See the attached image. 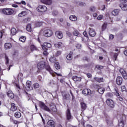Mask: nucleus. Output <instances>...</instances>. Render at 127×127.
I'll list each match as a JSON object with an SVG mask.
<instances>
[{
    "label": "nucleus",
    "instance_id": "nucleus-1",
    "mask_svg": "<svg viewBox=\"0 0 127 127\" xmlns=\"http://www.w3.org/2000/svg\"><path fill=\"white\" fill-rule=\"evenodd\" d=\"M45 67L46 70H47V71H48L50 72V74L53 75V77H54L55 76V74H54V71L51 69L50 66L45 65V62H40L37 64V68L38 69H39V70H43V69L45 68Z\"/></svg>",
    "mask_w": 127,
    "mask_h": 127
},
{
    "label": "nucleus",
    "instance_id": "nucleus-2",
    "mask_svg": "<svg viewBox=\"0 0 127 127\" xmlns=\"http://www.w3.org/2000/svg\"><path fill=\"white\" fill-rule=\"evenodd\" d=\"M2 12L6 15H11L14 13V11L11 8H4L2 9Z\"/></svg>",
    "mask_w": 127,
    "mask_h": 127
},
{
    "label": "nucleus",
    "instance_id": "nucleus-3",
    "mask_svg": "<svg viewBox=\"0 0 127 127\" xmlns=\"http://www.w3.org/2000/svg\"><path fill=\"white\" fill-rule=\"evenodd\" d=\"M39 105L42 110H44V111H46L47 112H50V109H49V107L46 106V105H45V104L43 102L40 101Z\"/></svg>",
    "mask_w": 127,
    "mask_h": 127
},
{
    "label": "nucleus",
    "instance_id": "nucleus-4",
    "mask_svg": "<svg viewBox=\"0 0 127 127\" xmlns=\"http://www.w3.org/2000/svg\"><path fill=\"white\" fill-rule=\"evenodd\" d=\"M53 34V32L50 29H46L43 31V35L45 37H50Z\"/></svg>",
    "mask_w": 127,
    "mask_h": 127
},
{
    "label": "nucleus",
    "instance_id": "nucleus-5",
    "mask_svg": "<svg viewBox=\"0 0 127 127\" xmlns=\"http://www.w3.org/2000/svg\"><path fill=\"white\" fill-rule=\"evenodd\" d=\"M119 6L122 10H127V1L126 0H122V3L119 4Z\"/></svg>",
    "mask_w": 127,
    "mask_h": 127
},
{
    "label": "nucleus",
    "instance_id": "nucleus-6",
    "mask_svg": "<svg viewBox=\"0 0 127 127\" xmlns=\"http://www.w3.org/2000/svg\"><path fill=\"white\" fill-rule=\"evenodd\" d=\"M39 12H45L47 10V7L45 5H40L37 8Z\"/></svg>",
    "mask_w": 127,
    "mask_h": 127
},
{
    "label": "nucleus",
    "instance_id": "nucleus-7",
    "mask_svg": "<svg viewBox=\"0 0 127 127\" xmlns=\"http://www.w3.org/2000/svg\"><path fill=\"white\" fill-rule=\"evenodd\" d=\"M106 104L108 105V106L110 107V108L115 107V103L111 99H108L106 101Z\"/></svg>",
    "mask_w": 127,
    "mask_h": 127
},
{
    "label": "nucleus",
    "instance_id": "nucleus-8",
    "mask_svg": "<svg viewBox=\"0 0 127 127\" xmlns=\"http://www.w3.org/2000/svg\"><path fill=\"white\" fill-rule=\"evenodd\" d=\"M66 116L67 121H70V120H72V119H73V116L71 115L70 109H67V111L66 112Z\"/></svg>",
    "mask_w": 127,
    "mask_h": 127
},
{
    "label": "nucleus",
    "instance_id": "nucleus-9",
    "mask_svg": "<svg viewBox=\"0 0 127 127\" xmlns=\"http://www.w3.org/2000/svg\"><path fill=\"white\" fill-rule=\"evenodd\" d=\"M55 34L59 39H62L63 38V33L60 31H56Z\"/></svg>",
    "mask_w": 127,
    "mask_h": 127
},
{
    "label": "nucleus",
    "instance_id": "nucleus-10",
    "mask_svg": "<svg viewBox=\"0 0 127 127\" xmlns=\"http://www.w3.org/2000/svg\"><path fill=\"white\" fill-rule=\"evenodd\" d=\"M120 72L122 75L124 79H125V80H127V71H126V70H125L124 69L121 68L120 69Z\"/></svg>",
    "mask_w": 127,
    "mask_h": 127
},
{
    "label": "nucleus",
    "instance_id": "nucleus-11",
    "mask_svg": "<svg viewBox=\"0 0 127 127\" xmlns=\"http://www.w3.org/2000/svg\"><path fill=\"white\" fill-rule=\"evenodd\" d=\"M88 34L89 35V36H91V37H95V36H96V31H95L94 29L89 28Z\"/></svg>",
    "mask_w": 127,
    "mask_h": 127
},
{
    "label": "nucleus",
    "instance_id": "nucleus-12",
    "mask_svg": "<svg viewBox=\"0 0 127 127\" xmlns=\"http://www.w3.org/2000/svg\"><path fill=\"white\" fill-rule=\"evenodd\" d=\"M47 127H55V122L53 120H49L47 123Z\"/></svg>",
    "mask_w": 127,
    "mask_h": 127
},
{
    "label": "nucleus",
    "instance_id": "nucleus-13",
    "mask_svg": "<svg viewBox=\"0 0 127 127\" xmlns=\"http://www.w3.org/2000/svg\"><path fill=\"white\" fill-rule=\"evenodd\" d=\"M26 87L27 91H31L33 88L31 86V81L28 80L26 82Z\"/></svg>",
    "mask_w": 127,
    "mask_h": 127
},
{
    "label": "nucleus",
    "instance_id": "nucleus-14",
    "mask_svg": "<svg viewBox=\"0 0 127 127\" xmlns=\"http://www.w3.org/2000/svg\"><path fill=\"white\" fill-rule=\"evenodd\" d=\"M116 84L119 86H121L123 84V77L121 76H118L116 78Z\"/></svg>",
    "mask_w": 127,
    "mask_h": 127
},
{
    "label": "nucleus",
    "instance_id": "nucleus-15",
    "mask_svg": "<svg viewBox=\"0 0 127 127\" xmlns=\"http://www.w3.org/2000/svg\"><path fill=\"white\" fill-rule=\"evenodd\" d=\"M82 94L85 95V96H87V95H90V94H91V90L85 88L82 91Z\"/></svg>",
    "mask_w": 127,
    "mask_h": 127
},
{
    "label": "nucleus",
    "instance_id": "nucleus-16",
    "mask_svg": "<svg viewBox=\"0 0 127 127\" xmlns=\"http://www.w3.org/2000/svg\"><path fill=\"white\" fill-rule=\"evenodd\" d=\"M16 110H17V108L15 106V104L11 103L10 111H11L12 112H15V111H16Z\"/></svg>",
    "mask_w": 127,
    "mask_h": 127
},
{
    "label": "nucleus",
    "instance_id": "nucleus-17",
    "mask_svg": "<svg viewBox=\"0 0 127 127\" xmlns=\"http://www.w3.org/2000/svg\"><path fill=\"white\" fill-rule=\"evenodd\" d=\"M7 95L9 98H10V99H13V98H14V94H13L11 91H8L7 93Z\"/></svg>",
    "mask_w": 127,
    "mask_h": 127
},
{
    "label": "nucleus",
    "instance_id": "nucleus-18",
    "mask_svg": "<svg viewBox=\"0 0 127 127\" xmlns=\"http://www.w3.org/2000/svg\"><path fill=\"white\" fill-rule=\"evenodd\" d=\"M4 47L5 49H10L11 48V43H6L4 45Z\"/></svg>",
    "mask_w": 127,
    "mask_h": 127
},
{
    "label": "nucleus",
    "instance_id": "nucleus-19",
    "mask_svg": "<svg viewBox=\"0 0 127 127\" xmlns=\"http://www.w3.org/2000/svg\"><path fill=\"white\" fill-rule=\"evenodd\" d=\"M72 79L73 81H74V82H77L78 81H81L82 78L77 76H73Z\"/></svg>",
    "mask_w": 127,
    "mask_h": 127
},
{
    "label": "nucleus",
    "instance_id": "nucleus-20",
    "mask_svg": "<svg viewBox=\"0 0 127 127\" xmlns=\"http://www.w3.org/2000/svg\"><path fill=\"white\" fill-rule=\"evenodd\" d=\"M67 60H72L73 59V52H70L69 54L66 56Z\"/></svg>",
    "mask_w": 127,
    "mask_h": 127
},
{
    "label": "nucleus",
    "instance_id": "nucleus-21",
    "mask_svg": "<svg viewBox=\"0 0 127 127\" xmlns=\"http://www.w3.org/2000/svg\"><path fill=\"white\" fill-rule=\"evenodd\" d=\"M69 19L71 20V21H76V20H77V16L75 15H70L69 16Z\"/></svg>",
    "mask_w": 127,
    "mask_h": 127
},
{
    "label": "nucleus",
    "instance_id": "nucleus-22",
    "mask_svg": "<svg viewBox=\"0 0 127 127\" xmlns=\"http://www.w3.org/2000/svg\"><path fill=\"white\" fill-rule=\"evenodd\" d=\"M97 91L99 94L103 95V94H104V92H105V88L103 87H100L98 88Z\"/></svg>",
    "mask_w": 127,
    "mask_h": 127
},
{
    "label": "nucleus",
    "instance_id": "nucleus-23",
    "mask_svg": "<svg viewBox=\"0 0 127 127\" xmlns=\"http://www.w3.org/2000/svg\"><path fill=\"white\" fill-rule=\"evenodd\" d=\"M94 80L97 82H98V83H101L103 82L104 78L103 77H95Z\"/></svg>",
    "mask_w": 127,
    "mask_h": 127
},
{
    "label": "nucleus",
    "instance_id": "nucleus-24",
    "mask_svg": "<svg viewBox=\"0 0 127 127\" xmlns=\"http://www.w3.org/2000/svg\"><path fill=\"white\" fill-rule=\"evenodd\" d=\"M49 61L52 63H56V58H55V57L54 56L53 57H51L50 58Z\"/></svg>",
    "mask_w": 127,
    "mask_h": 127
},
{
    "label": "nucleus",
    "instance_id": "nucleus-25",
    "mask_svg": "<svg viewBox=\"0 0 127 127\" xmlns=\"http://www.w3.org/2000/svg\"><path fill=\"white\" fill-rule=\"evenodd\" d=\"M51 44L49 43H44V47H45V48H46V47L47 48H51Z\"/></svg>",
    "mask_w": 127,
    "mask_h": 127
},
{
    "label": "nucleus",
    "instance_id": "nucleus-26",
    "mask_svg": "<svg viewBox=\"0 0 127 127\" xmlns=\"http://www.w3.org/2000/svg\"><path fill=\"white\" fill-rule=\"evenodd\" d=\"M26 13H27L26 11H22L21 13H20L18 14V16L20 17H22V16H24V15H26Z\"/></svg>",
    "mask_w": 127,
    "mask_h": 127
},
{
    "label": "nucleus",
    "instance_id": "nucleus-27",
    "mask_svg": "<svg viewBox=\"0 0 127 127\" xmlns=\"http://www.w3.org/2000/svg\"><path fill=\"white\" fill-rule=\"evenodd\" d=\"M26 30L28 31L29 32H31L32 29H31V24H28L26 26Z\"/></svg>",
    "mask_w": 127,
    "mask_h": 127
},
{
    "label": "nucleus",
    "instance_id": "nucleus-28",
    "mask_svg": "<svg viewBox=\"0 0 127 127\" xmlns=\"http://www.w3.org/2000/svg\"><path fill=\"white\" fill-rule=\"evenodd\" d=\"M120 11V10L118 9H115L113 11H112V14L113 15H118L119 14V12Z\"/></svg>",
    "mask_w": 127,
    "mask_h": 127
},
{
    "label": "nucleus",
    "instance_id": "nucleus-29",
    "mask_svg": "<svg viewBox=\"0 0 127 127\" xmlns=\"http://www.w3.org/2000/svg\"><path fill=\"white\" fill-rule=\"evenodd\" d=\"M81 107L82 110H86V109H87V105L84 102L81 103Z\"/></svg>",
    "mask_w": 127,
    "mask_h": 127
},
{
    "label": "nucleus",
    "instance_id": "nucleus-30",
    "mask_svg": "<svg viewBox=\"0 0 127 127\" xmlns=\"http://www.w3.org/2000/svg\"><path fill=\"white\" fill-rule=\"evenodd\" d=\"M11 33L12 35H15L16 34V29L13 28L11 29Z\"/></svg>",
    "mask_w": 127,
    "mask_h": 127
},
{
    "label": "nucleus",
    "instance_id": "nucleus-31",
    "mask_svg": "<svg viewBox=\"0 0 127 127\" xmlns=\"http://www.w3.org/2000/svg\"><path fill=\"white\" fill-rule=\"evenodd\" d=\"M14 116L15 117V118H20V117H21V114L20 113V112H16L14 114Z\"/></svg>",
    "mask_w": 127,
    "mask_h": 127
},
{
    "label": "nucleus",
    "instance_id": "nucleus-32",
    "mask_svg": "<svg viewBox=\"0 0 127 127\" xmlns=\"http://www.w3.org/2000/svg\"><path fill=\"white\" fill-rule=\"evenodd\" d=\"M118 56H119V53H115L114 54L113 57L114 59H115V61H117V59L118 58Z\"/></svg>",
    "mask_w": 127,
    "mask_h": 127
},
{
    "label": "nucleus",
    "instance_id": "nucleus-33",
    "mask_svg": "<svg viewBox=\"0 0 127 127\" xmlns=\"http://www.w3.org/2000/svg\"><path fill=\"white\" fill-rule=\"evenodd\" d=\"M119 127H125V124L124 123V121H121L119 124Z\"/></svg>",
    "mask_w": 127,
    "mask_h": 127
},
{
    "label": "nucleus",
    "instance_id": "nucleus-34",
    "mask_svg": "<svg viewBox=\"0 0 127 127\" xmlns=\"http://www.w3.org/2000/svg\"><path fill=\"white\" fill-rule=\"evenodd\" d=\"M34 89H38L39 88V83H36L33 84Z\"/></svg>",
    "mask_w": 127,
    "mask_h": 127
},
{
    "label": "nucleus",
    "instance_id": "nucleus-35",
    "mask_svg": "<svg viewBox=\"0 0 127 127\" xmlns=\"http://www.w3.org/2000/svg\"><path fill=\"white\" fill-rule=\"evenodd\" d=\"M95 68H97V70H101V69H103L104 66L102 65H97L95 66Z\"/></svg>",
    "mask_w": 127,
    "mask_h": 127
},
{
    "label": "nucleus",
    "instance_id": "nucleus-36",
    "mask_svg": "<svg viewBox=\"0 0 127 127\" xmlns=\"http://www.w3.org/2000/svg\"><path fill=\"white\" fill-rule=\"evenodd\" d=\"M26 40V38H25L24 37H21L19 38V41L21 42H25V40Z\"/></svg>",
    "mask_w": 127,
    "mask_h": 127
},
{
    "label": "nucleus",
    "instance_id": "nucleus-37",
    "mask_svg": "<svg viewBox=\"0 0 127 127\" xmlns=\"http://www.w3.org/2000/svg\"><path fill=\"white\" fill-rule=\"evenodd\" d=\"M55 66L56 67V69L57 70H58V69H60V65L58 63H57L55 64Z\"/></svg>",
    "mask_w": 127,
    "mask_h": 127
},
{
    "label": "nucleus",
    "instance_id": "nucleus-38",
    "mask_svg": "<svg viewBox=\"0 0 127 127\" xmlns=\"http://www.w3.org/2000/svg\"><path fill=\"white\" fill-rule=\"evenodd\" d=\"M30 20V18H26L24 19L23 21L25 23H27V22H29Z\"/></svg>",
    "mask_w": 127,
    "mask_h": 127
},
{
    "label": "nucleus",
    "instance_id": "nucleus-39",
    "mask_svg": "<svg viewBox=\"0 0 127 127\" xmlns=\"http://www.w3.org/2000/svg\"><path fill=\"white\" fill-rule=\"evenodd\" d=\"M5 63L6 64H8L9 62V59H8V57L6 56V55L5 56Z\"/></svg>",
    "mask_w": 127,
    "mask_h": 127
},
{
    "label": "nucleus",
    "instance_id": "nucleus-40",
    "mask_svg": "<svg viewBox=\"0 0 127 127\" xmlns=\"http://www.w3.org/2000/svg\"><path fill=\"white\" fill-rule=\"evenodd\" d=\"M73 35L78 36V35H79V32L76 30H74L73 31Z\"/></svg>",
    "mask_w": 127,
    "mask_h": 127
},
{
    "label": "nucleus",
    "instance_id": "nucleus-41",
    "mask_svg": "<svg viewBox=\"0 0 127 127\" xmlns=\"http://www.w3.org/2000/svg\"><path fill=\"white\" fill-rule=\"evenodd\" d=\"M30 48H31V51H33L34 50H36V47H35V46L33 45H32L31 46Z\"/></svg>",
    "mask_w": 127,
    "mask_h": 127
},
{
    "label": "nucleus",
    "instance_id": "nucleus-42",
    "mask_svg": "<svg viewBox=\"0 0 127 127\" xmlns=\"http://www.w3.org/2000/svg\"><path fill=\"white\" fill-rule=\"evenodd\" d=\"M106 28H107V23H104V24L102 25V30H103V31H104V30H105V29H106Z\"/></svg>",
    "mask_w": 127,
    "mask_h": 127
},
{
    "label": "nucleus",
    "instance_id": "nucleus-43",
    "mask_svg": "<svg viewBox=\"0 0 127 127\" xmlns=\"http://www.w3.org/2000/svg\"><path fill=\"white\" fill-rule=\"evenodd\" d=\"M51 3H52V0H47L45 3V4H49L50 5Z\"/></svg>",
    "mask_w": 127,
    "mask_h": 127
},
{
    "label": "nucleus",
    "instance_id": "nucleus-44",
    "mask_svg": "<svg viewBox=\"0 0 127 127\" xmlns=\"http://www.w3.org/2000/svg\"><path fill=\"white\" fill-rule=\"evenodd\" d=\"M121 90L122 92H126L127 91V89L126 88L125 86H123L121 87Z\"/></svg>",
    "mask_w": 127,
    "mask_h": 127
},
{
    "label": "nucleus",
    "instance_id": "nucleus-45",
    "mask_svg": "<svg viewBox=\"0 0 127 127\" xmlns=\"http://www.w3.org/2000/svg\"><path fill=\"white\" fill-rule=\"evenodd\" d=\"M90 11H96V7L95 6H91L90 7Z\"/></svg>",
    "mask_w": 127,
    "mask_h": 127
},
{
    "label": "nucleus",
    "instance_id": "nucleus-46",
    "mask_svg": "<svg viewBox=\"0 0 127 127\" xmlns=\"http://www.w3.org/2000/svg\"><path fill=\"white\" fill-rule=\"evenodd\" d=\"M79 6H85L86 5V3L83 2H80L79 3Z\"/></svg>",
    "mask_w": 127,
    "mask_h": 127
},
{
    "label": "nucleus",
    "instance_id": "nucleus-47",
    "mask_svg": "<svg viewBox=\"0 0 127 127\" xmlns=\"http://www.w3.org/2000/svg\"><path fill=\"white\" fill-rule=\"evenodd\" d=\"M52 111H53V112H57V109H56V106L53 107L52 108Z\"/></svg>",
    "mask_w": 127,
    "mask_h": 127
},
{
    "label": "nucleus",
    "instance_id": "nucleus-48",
    "mask_svg": "<svg viewBox=\"0 0 127 127\" xmlns=\"http://www.w3.org/2000/svg\"><path fill=\"white\" fill-rule=\"evenodd\" d=\"M76 47L77 48V49H81V48H82V46L80 44H77L76 46Z\"/></svg>",
    "mask_w": 127,
    "mask_h": 127
},
{
    "label": "nucleus",
    "instance_id": "nucleus-49",
    "mask_svg": "<svg viewBox=\"0 0 127 127\" xmlns=\"http://www.w3.org/2000/svg\"><path fill=\"white\" fill-rule=\"evenodd\" d=\"M1 38H2V31H0V43H1Z\"/></svg>",
    "mask_w": 127,
    "mask_h": 127
},
{
    "label": "nucleus",
    "instance_id": "nucleus-50",
    "mask_svg": "<svg viewBox=\"0 0 127 127\" xmlns=\"http://www.w3.org/2000/svg\"><path fill=\"white\" fill-rule=\"evenodd\" d=\"M103 15H99L97 17V19H98V20H101V19H103Z\"/></svg>",
    "mask_w": 127,
    "mask_h": 127
},
{
    "label": "nucleus",
    "instance_id": "nucleus-51",
    "mask_svg": "<svg viewBox=\"0 0 127 127\" xmlns=\"http://www.w3.org/2000/svg\"><path fill=\"white\" fill-rule=\"evenodd\" d=\"M69 93L72 98V100H74L75 99V97H74V95L73 94V92H72V91L69 90Z\"/></svg>",
    "mask_w": 127,
    "mask_h": 127
},
{
    "label": "nucleus",
    "instance_id": "nucleus-52",
    "mask_svg": "<svg viewBox=\"0 0 127 127\" xmlns=\"http://www.w3.org/2000/svg\"><path fill=\"white\" fill-rule=\"evenodd\" d=\"M61 51H58L56 54V56H59V55H61Z\"/></svg>",
    "mask_w": 127,
    "mask_h": 127
},
{
    "label": "nucleus",
    "instance_id": "nucleus-53",
    "mask_svg": "<svg viewBox=\"0 0 127 127\" xmlns=\"http://www.w3.org/2000/svg\"><path fill=\"white\" fill-rule=\"evenodd\" d=\"M114 35L111 34V35H110V36H109V39H110V40H113V39H114Z\"/></svg>",
    "mask_w": 127,
    "mask_h": 127
},
{
    "label": "nucleus",
    "instance_id": "nucleus-54",
    "mask_svg": "<svg viewBox=\"0 0 127 127\" xmlns=\"http://www.w3.org/2000/svg\"><path fill=\"white\" fill-rule=\"evenodd\" d=\"M107 96L108 97H109L110 98H112V97H113V95L111 93H107Z\"/></svg>",
    "mask_w": 127,
    "mask_h": 127
},
{
    "label": "nucleus",
    "instance_id": "nucleus-55",
    "mask_svg": "<svg viewBox=\"0 0 127 127\" xmlns=\"http://www.w3.org/2000/svg\"><path fill=\"white\" fill-rule=\"evenodd\" d=\"M82 59L84 61H88L89 60V59L87 57H83Z\"/></svg>",
    "mask_w": 127,
    "mask_h": 127
},
{
    "label": "nucleus",
    "instance_id": "nucleus-56",
    "mask_svg": "<svg viewBox=\"0 0 127 127\" xmlns=\"http://www.w3.org/2000/svg\"><path fill=\"white\" fill-rule=\"evenodd\" d=\"M83 35L84 36H85V37H88V34H87V32L86 31H84Z\"/></svg>",
    "mask_w": 127,
    "mask_h": 127
},
{
    "label": "nucleus",
    "instance_id": "nucleus-57",
    "mask_svg": "<svg viewBox=\"0 0 127 127\" xmlns=\"http://www.w3.org/2000/svg\"><path fill=\"white\" fill-rule=\"evenodd\" d=\"M58 14V12L55 11L53 12V15H57Z\"/></svg>",
    "mask_w": 127,
    "mask_h": 127
},
{
    "label": "nucleus",
    "instance_id": "nucleus-58",
    "mask_svg": "<svg viewBox=\"0 0 127 127\" xmlns=\"http://www.w3.org/2000/svg\"><path fill=\"white\" fill-rule=\"evenodd\" d=\"M88 78H91V77H92V74H91V73H88L87 74H86Z\"/></svg>",
    "mask_w": 127,
    "mask_h": 127
},
{
    "label": "nucleus",
    "instance_id": "nucleus-59",
    "mask_svg": "<svg viewBox=\"0 0 127 127\" xmlns=\"http://www.w3.org/2000/svg\"><path fill=\"white\" fill-rule=\"evenodd\" d=\"M46 1H47V0H41V2L43 3H45V4L46 3Z\"/></svg>",
    "mask_w": 127,
    "mask_h": 127
},
{
    "label": "nucleus",
    "instance_id": "nucleus-60",
    "mask_svg": "<svg viewBox=\"0 0 127 127\" xmlns=\"http://www.w3.org/2000/svg\"><path fill=\"white\" fill-rule=\"evenodd\" d=\"M13 124H14L15 125H17V124H18V122L16 120H14Z\"/></svg>",
    "mask_w": 127,
    "mask_h": 127
},
{
    "label": "nucleus",
    "instance_id": "nucleus-61",
    "mask_svg": "<svg viewBox=\"0 0 127 127\" xmlns=\"http://www.w3.org/2000/svg\"><path fill=\"white\" fill-rule=\"evenodd\" d=\"M119 99V101H120L121 102H123L124 101V99L121 97H120Z\"/></svg>",
    "mask_w": 127,
    "mask_h": 127
},
{
    "label": "nucleus",
    "instance_id": "nucleus-62",
    "mask_svg": "<svg viewBox=\"0 0 127 127\" xmlns=\"http://www.w3.org/2000/svg\"><path fill=\"white\" fill-rule=\"evenodd\" d=\"M43 54H44V55H45L46 56L47 55V54H48V53H47V51H44L43 52Z\"/></svg>",
    "mask_w": 127,
    "mask_h": 127
},
{
    "label": "nucleus",
    "instance_id": "nucleus-63",
    "mask_svg": "<svg viewBox=\"0 0 127 127\" xmlns=\"http://www.w3.org/2000/svg\"><path fill=\"white\" fill-rule=\"evenodd\" d=\"M124 54L126 55V56H127V50L124 51Z\"/></svg>",
    "mask_w": 127,
    "mask_h": 127
},
{
    "label": "nucleus",
    "instance_id": "nucleus-64",
    "mask_svg": "<svg viewBox=\"0 0 127 127\" xmlns=\"http://www.w3.org/2000/svg\"><path fill=\"white\" fill-rule=\"evenodd\" d=\"M85 127H93V126H92L90 125H87Z\"/></svg>",
    "mask_w": 127,
    "mask_h": 127
}]
</instances>
